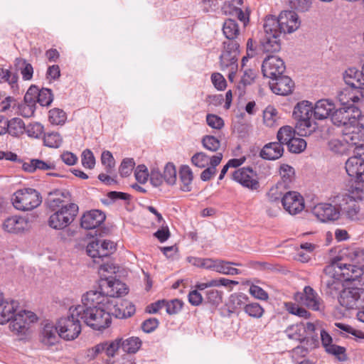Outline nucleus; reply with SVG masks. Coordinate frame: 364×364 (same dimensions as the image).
Returning <instances> with one entry per match:
<instances>
[{"mask_svg":"<svg viewBox=\"0 0 364 364\" xmlns=\"http://www.w3.org/2000/svg\"><path fill=\"white\" fill-rule=\"evenodd\" d=\"M248 299V296L243 293L233 294L230 295L229 299L230 307L233 311L239 309H244L245 306L247 304Z\"/></svg>","mask_w":364,"mask_h":364,"instance_id":"obj_50","label":"nucleus"},{"mask_svg":"<svg viewBox=\"0 0 364 364\" xmlns=\"http://www.w3.org/2000/svg\"><path fill=\"white\" fill-rule=\"evenodd\" d=\"M122 350L129 354L136 353L141 346V341L138 337L122 338Z\"/></svg>","mask_w":364,"mask_h":364,"instance_id":"obj_45","label":"nucleus"},{"mask_svg":"<svg viewBox=\"0 0 364 364\" xmlns=\"http://www.w3.org/2000/svg\"><path fill=\"white\" fill-rule=\"evenodd\" d=\"M337 98L343 107L354 106V103L364 101V87L360 90L348 85L339 91Z\"/></svg>","mask_w":364,"mask_h":364,"instance_id":"obj_22","label":"nucleus"},{"mask_svg":"<svg viewBox=\"0 0 364 364\" xmlns=\"http://www.w3.org/2000/svg\"><path fill=\"white\" fill-rule=\"evenodd\" d=\"M43 142L46 146L58 148L63 142V139L59 133L53 132L44 134Z\"/></svg>","mask_w":364,"mask_h":364,"instance_id":"obj_52","label":"nucleus"},{"mask_svg":"<svg viewBox=\"0 0 364 364\" xmlns=\"http://www.w3.org/2000/svg\"><path fill=\"white\" fill-rule=\"evenodd\" d=\"M53 96L51 90L42 88L40 90L37 97V102L42 106H48L53 102Z\"/></svg>","mask_w":364,"mask_h":364,"instance_id":"obj_61","label":"nucleus"},{"mask_svg":"<svg viewBox=\"0 0 364 364\" xmlns=\"http://www.w3.org/2000/svg\"><path fill=\"white\" fill-rule=\"evenodd\" d=\"M342 279L336 274H328L324 272V275L321 277V282L325 286L326 293L331 296L338 294L343 288Z\"/></svg>","mask_w":364,"mask_h":364,"instance_id":"obj_31","label":"nucleus"},{"mask_svg":"<svg viewBox=\"0 0 364 364\" xmlns=\"http://www.w3.org/2000/svg\"><path fill=\"white\" fill-rule=\"evenodd\" d=\"M23 168L24 171L33 173L36 170H53L55 168V165L53 163L44 161L40 159H32L28 162L23 164Z\"/></svg>","mask_w":364,"mask_h":364,"instance_id":"obj_39","label":"nucleus"},{"mask_svg":"<svg viewBox=\"0 0 364 364\" xmlns=\"http://www.w3.org/2000/svg\"><path fill=\"white\" fill-rule=\"evenodd\" d=\"M18 307V304L15 301H3L0 302V324L4 325L11 321L15 316V312Z\"/></svg>","mask_w":364,"mask_h":364,"instance_id":"obj_34","label":"nucleus"},{"mask_svg":"<svg viewBox=\"0 0 364 364\" xmlns=\"http://www.w3.org/2000/svg\"><path fill=\"white\" fill-rule=\"evenodd\" d=\"M223 32L225 36L229 40L228 41H235L240 33L238 25L235 21L232 19L226 20L223 26Z\"/></svg>","mask_w":364,"mask_h":364,"instance_id":"obj_44","label":"nucleus"},{"mask_svg":"<svg viewBox=\"0 0 364 364\" xmlns=\"http://www.w3.org/2000/svg\"><path fill=\"white\" fill-rule=\"evenodd\" d=\"M105 215L98 210H92L83 214L81 218V227L86 230L98 228L105 220Z\"/></svg>","mask_w":364,"mask_h":364,"instance_id":"obj_29","label":"nucleus"},{"mask_svg":"<svg viewBox=\"0 0 364 364\" xmlns=\"http://www.w3.org/2000/svg\"><path fill=\"white\" fill-rule=\"evenodd\" d=\"M286 66L283 60L275 55L266 58L262 65V71L264 77L271 80L279 77L285 71Z\"/></svg>","mask_w":364,"mask_h":364,"instance_id":"obj_19","label":"nucleus"},{"mask_svg":"<svg viewBox=\"0 0 364 364\" xmlns=\"http://www.w3.org/2000/svg\"><path fill=\"white\" fill-rule=\"evenodd\" d=\"M269 87L277 95H287L292 92L294 82L289 77L282 74L279 77L271 80Z\"/></svg>","mask_w":364,"mask_h":364,"instance_id":"obj_26","label":"nucleus"},{"mask_svg":"<svg viewBox=\"0 0 364 364\" xmlns=\"http://www.w3.org/2000/svg\"><path fill=\"white\" fill-rule=\"evenodd\" d=\"M14 207L21 211H30L38 207L42 203V197L33 188H25L17 190L12 196Z\"/></svg>","mask_w":364,"mask_h":364,"instance_id":"obj_9","label":"nucleus"},{"mask_svg":"<svg viewBox=\"0 0 364 364\" xmlns=\"http://www.w3.org/2000/svg\"><path fill=\"white\" fill-rule=\"evenodd\" d=\"M314 116L315 119L323 120L332 116L336 110V106L333 100L329 99H321L318 100L314 105Z\"/></svg>","mask_w":364,"mask_h":364,"instance_id":"obj_28","label":"nucleus"},{"mask_svg":"<svg viewBox=\"0 0 364 364\" xmlns=\"http://www.w3.org/2000/svg\"><path fill=\"white\" fill-rule=\"evenodd\" d=\"M207 124L215 129L220 130L224 127V120L219 116L214 114L206 115Z\"/></svg>","mask_w":364,"mask_h":364,"instance_id":"obj_64","label":"nucleus"},{"mask_svg":"<svg viewBox=\"0 0 364 364\" xmlns=\"http://www.w3.org/2000/svg\"><path fill=\"white\" fill-rule=\"evenodd\" d=\"M107 311L118 318H125L132 316L135 312V307L129 301H124L120 303L114 300H109L106 304Z\"/></svg>","mask_w":364,"mask_h":364,"instance_id":"obj_20","label":"nucleus"},{"mask_svg":"<svg viewBox=\"0 0 364 364\" xmlns=\"http://www.w3.org/2000/svg\"><path fill=\"white\" fill-rule=\"evenodd\" d=\"M109 299L102 289L100 291L90 290L82 296L81 306H86V307L102 306L105 308Z\"/></svg>","mask_w":364,"mask_h":364,"instance_id":"obj_27","label":"nucleus"},{"mask_svg":"<svg viewBox=\"0 0 364 364\" xmlns=\"http://www.w3.org/2000/svg\"><path fill=\"white\" fill-rule=\"evenodd\" d=\"M282 203L284 208L290 215H296L304 208V200L303 197L296 191L286 193L282 198Z\"/></svg>","mask_w":364,"mask_h":364,"instance_id":"obj_21","label":"nucleus"},{"mask_svg":"<svg viewBox=\"0 0 364 364\" xmlns=\"http://www.w3.org/2000/svg\"><path fill=\"white\" fill-rule=\"evenodd\" d=\"M18 75L9 69L0 68V83L7 82L13 92L18 91Z\"/></svg>","mask_w":364,"mask_h":364,"instance_id":"obj_40","label":"nucleus"},{"mask_svg":"<svg viewBox=\"0 0 364 364\" xmlns=\"http://www.w3.org/2000/svg\"><path fill=\"white\" fill-rule=\"evenodd\" d=\"M283 153L284 148L281 143L270 142L264 146L260 151V156L267 160H276L279 159Z\"/></svg>","mask_w":364,"mask_h":364,"instance_id":"obj_36","label":"nucleus"},{"mask_svg":"<svg viewBox=\"0 0 364 364\" xmlns=\"http://www.w3.org/2000/svg\"><path fill=\"white\" fill-rule=\"evenodd\" d=\"M81 307L71 306L69 315L60 318L57 322L58 334L65 341H73L78 337L82 328L80 323Z\"/></svg>","mask_w":364,"mask_h":364,"instance_id":"obj_5","label":"nucleus"},{"mask_svg":"<svg viewBox=\"0 0 364 364\" xmlns=\"http://www.w3.org/2000/svg\"><path fill=\"white\" fill-rule=\"evenodd\" d=\"M313 214L321 222L336 220L340 217L339 208L330 203H318L312 210Z\"/></svg>","mask_w":364,"mask_h":364,"instance_id":"obj_23","label":"nucleus"},{"mask_svg":"<svg viewBox=\"0 0 364 364\" xmlns=\"http://www.w3.org/2000/svg\"><path fill=\"white\" fill-rule=\"evenodd\" d=\"M81 307L80 318L85 323L96 331H102L108 328L112 323V318L106 309L102 306H76Z\"/></svg>","mask_w":364,"mask_h":364,"instance_id":"obj_7","label":"nucleus"},{"mask_svg":"<svg viewBox=\"0 0 364 364\" xmlns=\"http://www.w3.org/2000/svg\"><path fill=\"white\" fill-rule=\"evenodd\" d=\"M26 129L23 121L20 118H13L8 122V133L14 136L22 134Z\"/></svg>","mask_w":364,"mask_h":364,"instance_id":"obj_47","label":"nucleus"},{"mask_svg":"<svg viewBox=\"0 0 364 364\" xmlns=\"http://www.w3.org/2000/svg\"><path fill=\"white\" fill-rule=\"evenodd\" d=\"M232 265L240 266L238 263L227 262L225 260L217 259L215 272L227 274V275H236L240 274V271Z\"/></svg>","mask_w":364,"mask_h":364,"instance_id":"obj_42","label":"nucleus"},{"mask_svg":"<svg viewBox=\"0 0 364 364\" xmlns=\"http://www.w3.org/2000/svg\"><path fill=\"white\" fill-rule=\"evenodd\" d=\"M232 179L245 188L257 191L259 188L257 173L250 168H240L232 173Z\"/></svg>","mask_w":364,"mask_h":364,"instance_id":"obj_17","label":"nucleus"},{"mask_svg":"<svg viewBox=\"0 0 364 364\" xmlns=\"http://www.w3.org/2000/svg\"><path fill=\"white\" fill-rule=\"evenodd\" d=\"M265 19L274 20L277 22L275 28L281 33H291L297 30L300 26L298 15L292 11H284L280 13L278 18L270 16Z\"/></svg>","mask_w":364,"mask_h":364,"instance_id":"obj_15","label":"nucleus"},{"mask_svg":"<svg viewBox=\"0 0 364 364\" xmlns=\"http://www.w3.org/2000/svg\"><path fill=\"white\" fill-rule=\"evenodd\" d=\"M320 336L322 346L326 353L336 356L341 361L346 360V348L333 344V338L327 331L323 329L321 330Z\"/></svg>","mask_w":364,"mask_h":364,"instance_id":"obj_24","label":"nucleus"},{"mask_svg":"<svg viewBox=\"0 0 364 364\" xmlns=\"http://www.w3.org/2000/svg\"><path fill=\"white\" fill-rule=\"evenodd\" d=\"M163 177L164 181L168 185L175 184L177 178L176 166L173 163H167L164 168Z\"/></svg>","mask_w":364,"mask_h":364,"instance_id":"obj_53","label":"nucleus"},{"mask_svg":"<svg viewBox=\"0 0 364 364\" xmlns=\"http://www.w3.org/2000/svg\"><path fill=\"white\" fill-rule=\"evenodd\" d=\"M69 192L66 191L55 190L50 192L47 198L49 209L53 211L66 206L68 203H65L64 198H69Z\"/></svg>","mask_w":364,"mask_h":364,"instance_id":"obj_33","label":"nucleus"},{"mask_svg":"<svg viewBox=\"0 0 364 364\" xmlns=\"http://www.w3.org/2000/svg\"><path fill=\"white\" fill-rule=\"evenodd\" d=\"M224 50L220 57L221 70L226 69L237 70V56L239 55L240 44L237 41H225L223 43Z\"/></svg>","mask_w":364,"mask_h":364,"instance_id":"obj_14","label":"nucleus"},{"mask_svg":"<svg viewBox=\"0 0 364 364\" xmlns=\"http://www.w3.org/2000/svg\"><path fill=\"white\" fill-rule=\"evenodd\" d=\"M16 64L21 66L20 70L22 78L24 80H31L33 74V68L31 64L27 63L26 60L22 58H16Z\"/></svg>","mask_w":364,"mask_h":364,"instance_id":"obj_55","label":"nucleus"},{"mask_svg":"<svg viewBox=\"0 0 364 364\" xmlns=\"http://www.w3.org/2000/svg\"><path fill=\"white\" fill-rule=\"evenodd\" d=\"M316 329V325L313 323L308 322L306 325L299 323L289 326L284 333L289 339L302 343L311 337H318Z\"/></svg>","mask_w":364,"mask_h":364,"instance_id":"obj_13","label":"nucleus"},{"mask_svg":"<svg viewBox=\"0 0 364 364\" xmlns=\"http://www.w3.org/2000/svg\"><path fill=\"white\" fill-rule=\"evenodd\" d=\"M296 131L291 126H283L277 132V138L278 142L284 144H288L295 136Z\"/></svg>","mask_w":364,"mask_h":364,"instance_id":"obj_46","label":"nucleus"},{"mask_svg":"<svg viewBox=\"0 0 364 364\" xmlns=\"http://www.w3.org/2000/svg\"><path fill=\"white\" fill-rule=\"evenodd\" d=\"M364 205V189L351 186L348 191L336 197V205L339 208L340 216L351 222L364 220V211L358 202Z\"/></svg>","mask_w":364,"mask_h":364,"instance_id":"obj_2","label":"nucleus"},{"mask_svg":"<svg viewBox=\"0 0 364 364\" xmlns=\"http://www.w3.org/2000/svg\"><path fill=\"white\" fill-rule=\"evenodd\" d=\"M58 334L57 326H54L50 323H46L43 326L41 335V341L46 346H52L58 343Z\"/></svg>","mask_w":364,"mask_h":364,"instance_id":"obj_37","label":"nucleus"},{"mask_svg":"<svg viewBox=\"0 0 364 364\" xmlns=\"http://www.w3.org/2000/svg\"><path fill=\"white\" fill-rule=\"evenodd\" d=\"M343 140L333 139L328 143V149L338 155H347L353 152L359 146L364 143V134L343 132Z\"/></svg>","mask_w":364,"mask_h":364,"instance_id":"obj_8","label":"nucleus"},{"mask_svg":"<svg viewBox=\"0 0 364 364\" xmlns=\"http://www.w3.org/2000/svg\"><path fill=\"white\" fill-rule=\"evenodd\" d=\"M301 343L303 345L295 347L291 351V356L294 361H298L300 358L305 357L310 350L318 348L320 343L318 337H311Z\"/></svg>","mask_w":364,"mask_h":364,"instance_id":"obj_32","label":"nucleus"},{"mask_svg":"<svg viewBox=\"0 0 364 364\" xmlns=\"http://www.w3.org/2000/svg\"><path fill=\"white\" fill-rule=\"evenodd\" d=\"M294 299L313 311H321L323 309V300L309 286L305 287L302 292L296 293Z\"/></svg>","mask_w":364,"mask_h":364,"instance_id":"obj_16","label":"nucleus"},{"mask_svg":"<svg viewBox=\"0 0 364 364\" xmlns=\"http://www.w3.org/2000/svg\"><path fill=\"white\" fill-rule=\"evenodd\" d=\"M286 188L282 183H277L275 186H272L267 193L268 200L271 203H277L282 200L284 193V190Z\"/></svg>","mask_w":364,"mask_h":364,"instance_id":"obj_48","label":"nucleus"},{"mask_svg":"<svg viewBox=\"0 0 364 364\" xmlns=\"http://www.w3.org/2000/svg\"><path fill=\"white\" fill-rule=\"evenodd\" d=\"M244 311L250 316L255 318H261L264 312L262 306L256 302L247 303V305L245 306Z\"/></svg>","mask_w":364,"mask_h":364,"instance_id":"obj_57","label":"nucleus"},{"mask_svg":"<svg viewBox=\"0 0 364 364\" xmlns=\"http://www.w3.org/2000/svg\"><path fill=\"white\" fill-rule=\"evenodd\" d=\"M77 212L78 206L75 203H68L66 206L53 210V213L49 217L48 225L53 229L62 230L74 220Z\"/></svg>","mask_w":364,"mask_h":364,"instance_id":"obj_11","label":"nucleus"},{"mask_svg":"<svg viewBox=\"0 0 364 364\" xmlns=\"http://www.w3.org/2000/svg\"><path fill=\"white\" fill-rule=\"evenodd\" d=\"M223 159V154L217 153L213 156L212 164L202 171L200 173V179L203 181H209L216 173V167L218 166Z\"/></svg>","mask_w":364,"mask_h":364,"instance_id":"obj_41","label":"nucleus"},{"mask_svg":"<svg viewBox=\"0 0 364 364\" xmlns=\"http://www.w3.org/2000/svg\"><path fill=\"white\" fill-rule=\"evenodd\" d=\"M212 156H209L204 152H197L191 157V163L193 166L203 168L212 164Z\"/></svg>","mask_w":364,"mask_h":364,"instance_id":"obj_49","label":"nucleus"},{"mask_svg":"<svg viewBox=\"0 0 364 364\" xmlns=\"http://www.w3.org/2000/svg\"><path fill=\"white\" fill-rule=\"evenodd\" d=\"M313 105L311 102L303 100L298 102L293 110V117L296 121V129L299 135H311L317 128L316 123L312 119Z\"/></svg>","mask_w":364,"mask_h":364,"instance_id":"obj_3","label":"nucleus"},{"mask_svg":"<svg viewBox=\"0 0 364 364\" xmlns=\"http://www.w3.org/2000/svg\"><path fill=\"white\" fill-rule=\"evenodd\" d=\"M339 303L346 309H359V288H347L341 291Z\"/></svg>","mask_w":364,"mask_h":364,"instance_id":"obj_30","label":"nucleus"},{"mask_svg":"<svg viewBox=\"0 0 364 364\" xmlns=\"http://www.w3.org/2000/svg\"><path fill=\"white\" fill-rule=\"evenodd\" d=\"M179 178L181 181V190L183 191H190L191 190V183L193 178V172L189 166H182L179 171Z\"/></svg>","mask_w":364,"mask_h":364,"instance_id":"obj_43","label":"nucleus"},{"mask_svg":"<svg viewBox=\"0 0 364 364\" xmlns=\"http://www.w3.org/2000/svg\"><path fill=\"white\" fill-rule=\"evenodd\" d=\"M277 22L273 19H265L264 23V36L260 40V47L264 53H275L280 50V31L275 26Z\"/></svg>","mask_w":364,"mask_h":364,"instance_id":"obj_10","label":"nucleus"},{"mask_svg":"<svg viewBox=\"0 0 364 364\" xmlns=\"http://www.w3.org/2000/svg\"><path fill=\"white\" fill-rule=\"evenodd\" d=\"M100 289H102L109 297H120L128 293L127 285L115 277L102 279L100 283Z\"/></svg>","mask_w":364,"mask_h":364,"instance_id":"obj_18","label":"nucleus"},{"mask_svg":"<svg viewBox=\"0 0 364 364\" xmlns=\"http://www.w3.org/2000/svg\"><path fill=\"white\" fill-rule=\"evenodd\" d=\"M37 316L32 311L23 310L18 312L9 323V330L20 341L28 340L34 331L33 324Z\"/></svg>","mask_w":364,"mask_h":364,"instance_id":"obj_4","label":"nucleus"},{"mask_svg":"<svg viewBox=\"0 0 364 364\" xmlns=\"http://www.w3.org/2000/svg\"><path fill=\"white\" fill-rule=\"evenodd\" d=\"M102 164L105 166L107 173H112L115 166V161L112 154L109 151H105L102 154L101 156Z\"/></svg>","mask_w":364,"mask_h":364,"instance_id":"obj_63","label":"nucleus"},{"mask_svg":"<svg viewBox=\"0 0 364 364\" xmlns=\"http://www.w3.org/2000/svg\"><path fill=\"white\" fill-rule=\"evenodd\" d=\"M364 250L351 249L346 254V259H334L323 272L336 274L343 281H355L363 274Z\"/></svg>","mask_w":364,"mask_h":364,"instance_id":"obj_1","label":"nucleus"},{"mask_svg":"<svg viewBox=\"0 0 364 364\" xmlns=\"http://www.w3.org/2000/svg\"><path fill=\"white\" fill-rule=\"evenodd\" d=\"M353 153V156L346 162V171L353 180L364 182V143Z\"/></svg>","mask_w":364,"mask_h":364,"instance_id":"obj_12","label":"nucleus"},{"mask_svg":"<svg viewBox=\"0 0 364 364\" xmlns=\"http://www.w3.org/2000/svg\"><path fill=\"white\" fill-rule=\"evenodd\" d=\"M343 79L347 85L355 87L356 89L364 88L363 70L360 72L355 68L347 69L343 75Z\"/></svg>","mask_w":364,"mask_h":364,"instance_id":"obj_35","label":"nucleus"},{"mask_svg":"<svg viewBox=\"0 0 364 364\" xmlns=\"http://www.w3.org/2000/svg\"><path fill=\"white\" fill-rule=\"evenodd\" d=\"M287 146L289 151L299 154L306 149V141L304 139L294 137Z\"/></svg>","mask_w":364,"mask_h":364,"instance_id":"obj_60","label":"nucleus"},{"mask_svg":"<svg viewBox=\"0 0 364 364\" xmlns=\"http://www.w3.org/2000/svg\"><path fill=\"white\" fill-rule=\"evenodd\" d=\"M49 122L52 124L62 125L66 121V114L60 109L53 108L49 111Z\"/></svg>","mask_w":364,"mask_h":364,"instance_id":"obj_54","label":"nucleus"},{"mask_svg":"<svg viewBox=\"0 0 364 364\" xmlns=\"http://www.w3.org/2000/svg\"><path fill=\"white\" fill-rule=\"evenodd\" d=\"M360 115V111L355 106L342 107L334 111L331 121L335 125L343 127L342 132L348 130L349 132L364 134L358 126Z\"/></svg>","mask_w":364,"mask_h":364,"instance_id":"obj_6","label":"nucleus"},{"mask_svg":"<svg viewBox=\"0 0 364 364\" xmlns=\"http://www.w3.org/2000/svg\"><path fill=\"white\" fill-rule=\"evenodd\" d=\"M334 326L335 332L343 336L348 337L349 335H352L353 336L355 337V340L357 341L364 340L363 331L355 329L352 326L343 323H335Z\"/></svg>","mask_w":364,"mask_h":364,"instance_id":"obj_38","label":"nucleus"},{"mask_svg":"<svg viewBox=\"0 0 364 364\" xmlns=\"http://www.w3.org/2000/svg\"><path fill=\"white\" fill-rule=\"evenodd\" d=\"M278 112L273 106H268L263 112V120L264 124L269 127L274 126L279 119Z\"/></svg>","mask_w":364,"mask_h":364,"instance_id":"obj_51","label":"nucleus"},{"mask_svg":"<svg viewBox=\"0 0 364 364\" xmlns=\"http://www.w3.org/2000/svg\"><path fill=\"white\" fill-rule=\"evenodd\" d=\"M2 228L7 232L17 234L28 228V222L24 217L12 215L5 219Z\"/></svg>","mask_w":364,"mask_h":364,"instance_id":"obj_25","label":"nucleus"},{"mask_svg":"<svg viewBox=\"0 0 364 364\" xmlns=\"http://www.w3.org/2000/svg\"><path fill=\"white\" fill-rule=\"evenodd\" d=\"M290 7L299 11L304 12L311 6V0H287Z\"/></svg>","mask_w":364,"mask_h":364,"instance_id":"obj_62","label":"nucleus"},{"mask_svg":"<svg viewBox=\"0 0 364 364\" xmlns=\"http://www.w3.org/2000/svg\"><path fill=\"white\" fill-rule=\"evenodd\" d=\"M203 146L210 151H216L220 146V140L214 136L205 135L201 140Z\"/></svg>","mask_w":364,"mask_h":364,"instance_id":"obj_58","label":"nucleus"},{"mask_svg":"<svg viewBox=\"0 0 364 364\" xmlns=\"http://www.w3.org/2000/svg\"><path fill=\"white\" fill-rule=\"evenodd\" d=\"M279 174L281 176L282 183L284 186L289 185L294 177V169L293 167L287 164H282L279 168Z\"/></svg>","mask_w":364,"mask_h":364,"instance_id":"obj_56","label":"nucleus"},{"mask_svg":"<svg viewBox=\"0 0 364 364\" xmlns=\"http://www.w3.org/2000/svg\"><path fill=\"white\" fill-rule=\"evenodd\" d=\"M25 131L29 137L38 139L43 134L44 127L39 122H32L26 127Z\"/></svg>","mask_w":364,"mask_h":364,"instance_id":"obj_59","label":"nucleus"}]
</instances>
